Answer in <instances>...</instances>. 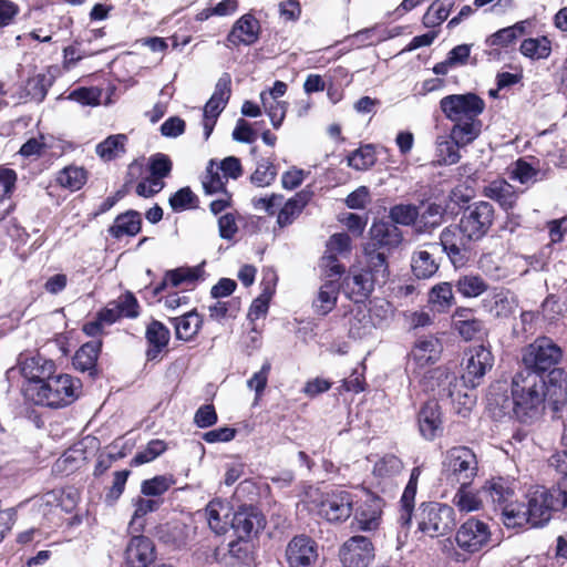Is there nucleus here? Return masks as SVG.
<instances>
[{
	"label": "nucleus",
	"mask_w": 567,
	"mask_h": 567,
	"mask_svg": "<svg viewBox=\"0 0 567 567\" xmlns=\"http://www.w3.org/2000/svg\"><path fill=\"white\" fill-rule=\"evenodd\" d=\"M142 228V216L141 213L134 209L126 210L117 215L112 226L109 227L107 231L110 236L115 239H121L124 236L134 237Z\"/></svg>",
	"instance_id": "nucleus-29"
},
{
	"label": "nucleus",
	"mask_w": 567,
	"mask_h": 567,
	"mask_svg": "<svg viewBox=\"0 0 567 567\" xmlns=\"http://www.w3.org/2000/svg\"><path fill=\"white\" fill-rule=\"evenodd\" d=\"M529 22L527 20L518 21L513 25L499 29L489 37L486 38L485 44L487 47H498L507 49L514 44L518 38L526 33Z\"/></svg>",
	"instance_id": "nucleus-37"
},
{
	"label": "nucleus",
	"mask_w": 567,
	"mask_h": 567,
	"mask_svg": "<svg viewBox=\"0 0 567 567\" xmlns=\"http://www.w3.org/2000/svg\"><path fill=\"white\" fill-rule=\"evenodd\" d=\"M460 486L453 497V504L464 513L478 511L482 507V497Z\"/></svg>",
	"instance_id": "nucleus-56"
},
{
	"label": "nucleus",
	"mask_w": 567,
	"mask_h": 567,
	"mask_svg": "<svg viewBox=\"0 0 567 567\" xmlns=\"http://www.w3.org/2000/svg\"><path fill=\"white\" fill-rule=\"evenodd\" d=\"M166 443L162 440H152L146 447L137 452L131 461L132 465L138 466L152 462L166 451Z\"/></svg>",
	"instance_id": "nucleus-57"
},
{
	"label": "nucleus",
	"mask_w": 567,
	"mask_h": 567,
	"mask_svg": "<svg viewBox=\"0 0 567 567\" xmlns=\"http://www.w3.org/2000/svg\"><path fill=\"white\" fill-rule=\"evenodd\" d=\"M318 556L317 543L307 535L295 536L286 548L289 567H312L317 563Z\"/></svg>",
	"instance_id": "nucleus-15"
},
{
	"label": "nucleus",
	"mask_w": 567,
	"mask_h": 567,
	"mask_svg": "<svg viewBox=\"0 0 567 567\" xmlns=\"http://www.w3.org/2000/svg\"><path fill=\"white\" fill-rule=\"evenodd\" d=\"M455 329L458 331L460 336L467 341L481 339L486 334L484 322L477 318L461 320L458 323H455Z\"/></svg>",
	"instance_id": "nucleus-60"
},
{
	"label": "nucleus",
	"mask_w": 567,
	"mask_h": 567,
	"mask_svg": "<svg viewBox=\"0 0 567 567\" xmlns=\"http://www.w3.org/2000/svg\"><path fill=\"white\" fill-rule=\"evenodd\" d=\"M340 284L337 280H326L319 288L318 296L313 300L316 313L327 316L330 313L338 301Z\"/></svg>",
	"instance_id": "nucleus-38"
},
{
	"label": "nucleus",
	"mask_w": 567,
	"mask_h": 567,
	"mask_svg": "<svg viewBox=\"0 0 567 567\" xmlns=\"http://www.w3.org/2000/svg\"><path fill=\"white\" fill-rule=\"evenodd\" d=\"M563 358V351L551 339L537 338L522 350L523 370H530L543 375L545 372L556 370Z\"/></svg>",
	"instance_id": "nucleus-7"
},
{
	"label": "nucleus",
	"mask_w": 567,
	"mask_h": 567,
	"mask_svg": "<svg viewBox=\"0 0 567 567\" xmlns=\"http://www.w3.org/2000/svg\"><path fill=\"white\" fill-rule=\"evenodd\" d=\"M167 280L172 287H178L182 284H194L202 275V268L197 267H181L173 270H167Z\"/></svg>",
	"instance_id": "nucleus-54"
},
{
	"label": "nucleus",
	"mask_w": 567,
	"mask_h": 567,
	"mask_svg": "<svg viewBox=\"0 0 567 567\" xmlns=\"http://www.w3.org/2000/svg\"><path fill=\"white\" fill-rule=\"evenodd\" d=\"M483 195L497 202L504 209L512 208L516 200L517 194L514 186L505 179H495L483 188Z\"/></svg>",
	"instance_id": "nucleus-33"
},
{
	"label": "nucleus",
	"mask_w": 567,
	"mask_h": 567,
	"mask_svg": "<svg viewBox=\"0 0 567 567\" xmlns=\"http://www.w3.org/2000/svg\"><path fill=\"white\" fill-rule=\"evenodd\" d=\"M343 285L348 297L354 302H361L371 295L378 281L374 280L371 274L360 269L358 272L346 277Z\"/></svg>",
	"instance_id": "nucleus-24"
},
{
	"label": "nucleus",
	"mask_w": 567,
	"mask_h": 567,
	"mask_svg": "<svg viewBox=\"0 0 567 567\" xmlns=\"http://www.w3.org/2000/svg\"><path fill=\"white\" fill-rule=\"evenodd\" d=\"M343 567H367L374 558L372 542L361 535L350 537L340 548Z\"/></svg>",
	"instance_id": "nucleus-14"
},
{
	"label": "nucleus",
	"mask_w": 567,
	"mask_h": 567,
	"mask_svg": "<svg viewBox=\"0 0 567 567\" xmlns=\"http://www.w3.org/2000/svg\"><path fill=\"white\" fill-rule=\"evenodd\" d=\"M312 503L320 517L329 523L340 524L351 517L357 501L355 495L350 491L336 487L322 492Z\"/></svg>",
	"instance_id": "nucleus-6"
},
{
	"label": "nucleus",
	"mask_w": 567,
	"mask_h": 567,
	"mask_svg": "<svg viewBox=\"0 0 567 567\" xmlns=\"http://www.w3.org/2000/svg\"><path fill=\"white\" fill-rule=\"evenodd\" d=\"M145 339L148 344L145 353L146 359L153 361L156 360L159 353L168 346L171 332L163 322L152 320L146 327Z\"/></svg>",
	"instance_id": "nucleus-25"
},
{
	"label": "nucleus",
	"mask_w": 567,
	"mask_h": 567,
	"mask_svg": "<svg viewBox=\"0 0 567 567\" xmlns=\"http://www.w3.org/2000/svg\"><path fill=\"white\" fill-rule=\"evenodd\" d=\"M426 389L432 391L441 399L452 398L454 388L456 386V375L445 368H436L431 370L425 377Z\"/></svg>",
	"instance_id": "nucleus-28"
},
{
	"label": "nucleus",
	"mask_w": 567,
	"mask_h": 567,
	"mask_svg": "<svg viewBox=\"0 0 567 567\" xmlns=\"http://www.w3.org/2000/svg\"><path fill=\"white\" fill-rule=\"evenodd\" d=\"M549 465L555 466L557 474L555 485L547 489L553 499L556 501V507L564 509L567 507V454H555L549 458Z\"/></svg>",
	"instance_id": "nucleus-26"
},
{
	"label": "nucleus",
	"mask_w": 567,
	"mask_h": 567,
	"mask_svg": "<svg viewBox=\"0 0 567 567\" xmlns=\"http://www.w3.org/2000/svg\"><path fill=\"white\" fill-rule=\"evenodd\" d=\"M455 288L465 298H476L488 289V285L481 276L470 274L460 276Z\"/></svg>",
	"instance_id": "nucleus-46"
},
{
	"label": "nucleus",
	"mask_w": 567,
	"mask_h": 567,
	"mask_svg": "<svg viewBox=\"0 0 567 567\" xmlns=\"http://www.w3.org/2000/svg\"><path fill=\"white\" fill-rule=\"evenodd\" d=\"M475 241L460 224L449 225L440 234V246L455 268L466 265Z\"/></svg>",
	"instance_id": "nucleus-9"
},
{
	"label": "nucleus",
	"mask_w": 567,
	"mask_h": 567,
	"mask_svg": "<svg viewBox=\"0 0 567 567\" xmlns=\"http://www.w3.org/2000/svg\"><path fill=\"white\" fill-rule=\"evenodd\" d=\"M545 377L530 370L514 374L511 396L514 416L523 423L537 419L545 409Z\"/></svg>",
	"instance_id": "nucleus-2"
},
{
	"label": "nucleus",
	"mask_w": 567,
	"mask_h": 567,
	"mask_svg": "<svg viewBox=\"0 0 567 567\" xmlns=\"http://www.w3.org/2000/svg\"><path fill=\"white\" fill-rule=\"evenodd\" d=\"M494 357L489 349L484 346L471 348L465 353V368L462 374L463 382L470 388L481 384L486 372L492 369Z\"/></svg>",
	"instance_id": "nucleus-12"
},
{
	"label": "nucleus",
	"mask_w": 567,
	"mask_h": 567,
	"mask_svg": "<svg viewBox=\"0 0 567 567\" xmlns=\"http://www.w3.org/2000/svg\"><path fill=\"white\" fill-rule=\"evenodd\" d=\"M545 405L555 413L561 412L567 403V374L563 369L551 370L545 378Z\"/></svg>",
	"instance_id": "nucleus-20"
},
{
	"label": "nucleus",
	"mask_w": 567,
	"mask_h": 567,
	"mask_svg": "<svg viewBox=\"0 0 567 567\" xmlns=\"http://www.w3.org/2000/svg\"><path fill=\"white\" fill-rule=\"evenodd\" d=\"M420 434L427 441L434 440L442 432V413L435 400L426 401L417 413Z\"/></svg>",
	"instance_id": "nucleus-21"
},
{
	"label": "nucleus",
	"mask_w": 567,
	"mask_h": 567,
	"mask_svg": "<svg viewBox=\"0 0 567 567\" xmlns=\"http://www.w3.org/2000/svg\"><path fill=\"white\" fill-rule=\"evenodd\" d=\"M417 486L406 484L402 497H401V514L399 517V524L401 527H409L412 522V512L414 508V499L416 495Z\"/></svg>",
	"instance_id": "nucleus-55"
},
{
	"label": "nucleus",
	"mask_w": 567,
	"mask_h": 567,
	"mask_svg": "<svg viewBox=\"0 0 567 567\" xmlns=\"http://www.w3.org/2000/svg\"><path fill=\"white\" fill-rule=\"evenodd\" d=\"M51 85L52 78L48 74L39 73L27 81L25 93L31 100L42 102Z\"/></svg>",
	"instance_id": "nucleus-52"
},
{
	"label": "nucleus",
	"mask_w": 567,
	"mask_h": 567,
	"mask_svg": "<svg viewBox=\"0 0 567 567\" xmlns=\"http://www.w3.org/2000/svg\"><path fill=\"white\" fill-rule=\"evenodd\" d=\"M494 219V206L488 202L481 200L468 205L463 210L458 224L465 233L478 241L488 234Z\"/></svg>",
	"instance_id": "nucleus-10"
},
{
	"label": "nucleus",
	"mask_w": 567,
	"mask_h": 567,
	"mask_svg": "<svg viewBox=\"0 0 567 567\" xmlns=\"http://www.w3.org/2000/svg\"><path fill=\"white\" fill-rule=\"evenodd\" d=\"M259 21L250 13L240 17L229 31L225 45L228 48L252 45L259 39Z\"/></svg>",
	"instance_id": "nucleus-18"
},
{
	"label": "nucleus",
	"mask_w": 567,
	"mask_h": 567,
	"mask_svg": "<svg viewBox=\"0 0 567 567\" xmlns=\"http://www.w3.org/2000/svg\"><path fill=\"white\" fill-rule=\"evenodd\" d=\"M215 166V162L212 159L209 162V165L206 169V175L204 176L203 181H202V184H203V188L205 190L206 194H223V193H228L226 190V186H225V182H224V176H220L219 173H218V169L214 168Z\"/></svg>",
	"instance_id": "nucleus-59"
},
{
	"label": "nucleus",
	"mask_w": 567,
	"mask_h": 567,
	"mask_svg": "<svg viewBox=\"0 0 567 567\" xmlns=\"http://www.w3.org/2000/svg\"><path fill=\"white\" fill-rule=\"evenodd\" d=\"M519 52L533 61L545 60L551 53V42L547 37L524 39Z\"/></svg>",
	"instance_id": "nucleus-43"
},
{
	"label": "nucleus",
	"mask_w": 567,
	"mask_h": 567,
	"mask_svg": "<svg viewBox=\"0 0 567 567\" xmlns=\"http://www.w3.org/2000/svg\"><path fill=\"white\" fill-rule=\"evenodd\" d=\"M395 33H386L385 29L372 27L362 29L349 38L351 45L368 47L374 45L388 39L394 38Z\"/></svg>",
	"instance_id": "nucleus-48"
},
{
	"label": "nucleus",
	"mask_w": 567,
	"mask_h": 567,
	"mask_svg": "<svg viewBox=\"0 0 567 567\" xmlns=\"http://www.w3.org/2000/svg\"><path fill=\"white\" fill-rule=\"evenodd\" d=\"M403 233L394 224L385 220H374L369 229V238L364 247L392 254L403 243Z\"/></svg>",
	"instance_id": "nucleus-13"
},
{
	"label": "nucleus",
	"mask_w": 567,
	"mask_h": 567,
	"mask_svg": "<svg viewBox=\"0 0 567 567\" xmlns=\"http://www.w3.org/2000/svg\"><path fill=\"white\" fill-rule=\"evenodd\" d=\"M132 504L134 506V513L130 526L134 527L137 525L136 529H140L144 527V523L141 522V519L147 514L156 512L163 504V499L140 495L132 499Z\"/></svg>",
	"instance_id": "nucleus-47"
},
{
	"label": "nucleus",
	"mask_w": 567,
	"mask_h": 567,
	"mask_svg": "<svg viewBox=\"0 0 567 567\" xmlns=\"http://www.w3.org/2000/svg\"><path fill=\"white\" fill-rule=\"evenodd\" d=\"M478 472V461L472 449L463 445L449 449L442 461L441 477L451 486L468 487Z\"/></svg>",
	"instance_id": "nucleus-5"
},
{
	"label": "nucleus",
	"mask_w": 567,
	"mask_h": 567,
	"mask_svg": "<svg viewBox=\"0 0 567 567\" xmlns=\"http://www.w3.org/2000/svg\"><path fill=\"white\" fill-rule=\"evenodd\" d=\"M491 536L492 534L487 523L471 517L457 529L455 542L464 551L474 554L488 545Z\"/></svg>",
	"instance_id": "nucleus-11"
},
{
	"label": "nucleus",
	"mask_w": 567,
	"mask_h": 567,
	"mask_svg": "<svg viewBox=\"0 0 567 567\" xmlns=\"http://www.w3.org/2000/svg\"><path fill=\"white\" fill-rule=\"evenodd\" d=\"M480 494L492 504L499 506L502 509V517L504 518V508L514 503L512 497L514 496L513 483L503 477L492 478L487 481L481 488Z\"/></svg>",
	"instance_id": "nucleus-22"
},
{
	"label": "nucleus",
	"mask_w": 567,
	"mask_h": 567,
	"mask_svg": "<svg viewBox=\"0 0 567 567\" xmlns=\"http://www.w3.org/2000/svg\"><path fill=\"white\" fill-rule=\"evenodd\" d=\"M538 171L524 159H518L512 169L511 178L520 184H533L537 181Z\"/></svg>",
	"instance_id": "nucleus-63"
},
{
	"label": "nucleus",
	"mask_w": 567,
	"mask_h": 567,
	"mask_svg": "<svg viewBox=\"0 0 567 567\" xmlns=\"http://www.w3.org/2000/svg\"><path fill=\"white\" fill-rule=\"evenodd\" d=\"M35 383L37 403L50 408H61L71 404L79 398L81 381L70 374H59L48 378L32 377Z\"/></svg>",
	"instance_id": "nucleus-4"
},
{
	"label": "nucleus",
	"mask_w": 567,
	"mask_h": 567,
	"mask_svg": "<svg viewBox=\"0 0 567 567\" xmlns=\"http://www.w3.org/2000/svg\"><path fill=\"white\" fill-rule=\"evenodd\" d=\"M265 517L255 506H240L234 513L230 525L239 539H249L265 527Z\"/></svg>",
	"instance_id": "nucleus-17"
},
{
	"label": "nucleus",
	"mask_w": 567,
	"mask_h": 567,
	"mask_svg": "<svg viewBox=\"0 0 567 567\" xmlns=\"http://www.w3.org/2000/svg\"><path fill=\"white\" fill-rule=\"evenodd\" d=\"M454 515V508L447 504L422 503L415 515L417 529L430 537L442 536L455 525Z\"/></svg>",
	"instance_id": "nucleus-8"
},
{
	"label": "nucleus",
	"mask_w": 567,
	"mask_h": 567,
	"mask_svg": "<svg viewBox=\"0 0 567 567\" xmlns=\"http://www.w3.org/2000/svg\"><path fill=\"white\" fill-rule=\"evenodd\" d=\"M351 251V238L346 233L333 234L327 241L324 255H346Z\"/></svg>",
	"instance_id": "nucleus-64"
},
{
	"label": "nucleus",
	"mask_w": 567,
	"mask_h": 567,
	"mask_svg": "<svg viewBox=\"0 0 567 567\" xmlns=\"http://www.w3.org/2000/svg\"><path fill=\"white\" fill-rule=\"evenodd\" d=\"M411 269L417 279H429L439 270V262L426 249H417L411 256Z\"/></svg>",
	"instance_id": "nucleus-41"
},
{
	"label": "nucleus",
	"mask_w": 567,
	"mask_h": 567,
	"mask_svg": "<svg viewBox=\"0 0 567 567\" xmlns=\"http://www.w3.org/2000/svg\"><path fill=\"white\" fill-rule=\"evenodd\" d=\"M250 154L256 162V169L250 175V182L257 187L269 186L277 176L271 154L269 152H261L256 145L251 147Z\"/></svg>",
	"instance_id": "nucleus-23"
},
{
	"label": "nucleus",
	"mask_w": 567,
	"mask_h": 567,
	"mask_svg": "<svg viewBox=\"0 0 567 567\" xmlns=\"http://www.w3.org/2000/svg\"><path fill=\"white\" fill-rule=\"evenodd\" d=\"M363 255L367 261L364 270L371 274L378 285H384L390 276L388 261L390 254L363 246Z\"/></svg>",
	"instance_id": "nucleus-31"
},
{
	"label": "nucleus",
	"mask_w": 567,
	"mask_h": 567,
	"mask_svg": "<svg viewBox=\"0 0 567 567\" xmlns=\"http://www.w3.org/2000/svg\"><path fill=\"white\" fill-rule=\"evenodd\" d=\"M231 78L228 73H224L217 81L215 90L210 99L206 102L203 114L217 117L226 107L231 94Z\"/></svg>",
	"instance_id": "nucleus-27"
},
{
	"label": "nucleus",
	"mask_w": 567,
	"mask_h": 567,
	"mask_svg": "<svg viewBox=\"0 0 567 567\" xmlns=\"http://www.w3.org/2000/svg\"><path fill=\"white\" fill-rule=\"evenodd\" d=\"M516 298L508 291H498L493 295L489 305V312L497 318H507L516 309Z\"/></svg>",
	"instance_id": "nucleus-49"
},
{
	"label": "nucleus",
	"mask_w": 567,
	"mask_h": 567,
	"mask_svg": "<svg viewBox=\"0 0 567 567\" xmlns=\"http://www.w3.org/2000/svg\"><path fill=\"white\" fill-rule=\"evenodd\" d=\"M485 101L473 92L450 94L441 99L442 113L453 122L451 142H474L482 133L480 115L485 110Z\"/></svg>",
	"instance_id": "nucleus-1"
},
{
	"label": "nucleus",
	"mask_w": 567,
	"mask_h": 567,
	"mask_svg": "<svg viewBox=\"0 0 567 567\" xmlns=\"http://www.w3.org/2000/svg\"><path fill=\"white\" fill-rule=\"evenodd\" d=\"M403 470L402 461L394 454H385L373 466V475L379 478H391Z\"/></svg>",
	"instance_id": "nucleus-51"
},
{
	"label": "nucleus",
	"mask_w": 567,
	"mask_h": 567,
	"mask_svg": "<svg viewBox=\"0 0 567 567\" xmlns=\"http://www.w3.org/2000/svg\"><path fill=\"white\" fill-rule=\"evenodd\" d=\"M374 144H360V147L348 156L349 166L362 171L371 167L377 161Z\"/></svg>",
	"instance_id": "nucleus-50"
},
{
	"label": "nucleus",
	"mask_w": 567,
	"mask_h": 567,
	"mask_svg": "<svg viewBox=\"0 0 567 567\" xmlns=\"http://www.w3.org/2000/svg\"><path fill=\"white\" fill-rule=\"evenodd\" d=\"M225 507L220 502H209L205 508V517L213 532L216 534H224L227 530L228 522L224 519L220 512Z\"/></svg>",
	"instance_id": "nucleus-58"
},
{
	"label": "nucleus",
	"mask_w": 567,
	"mask_h": 567,
	"mask_svg": "<svg viewBox=\"0 0 567 567\" xmlns=\"http://www.w3.org/2000/svg\"><path fill=\"white\" fill-rule=\"evenodd\" d=\"M440 353V341L434 337H425L415 342L410 355L417 365L424 367L436 362Z\"/></svg>",
	"instance_id": "nucleus-36"
},
{
	"label": "nucleus",
	"mask_w": 567,
	"mask_h": 567,
	"mask_svg": "<svg viewBox=\"0 0 567 567\" xmlns=\"http://www.w3.org/2000/svg\"><path fill=\"white\" fill-rule=\"evenodd\" d=\"M472 44H458L454 47L446 55V59L436 63L432 71L436 75H446L450 70L467 64L471 58Z\"/></svg>",
	"instance_id": "nucleus-40"
},
{
	"label": "nucleus",
	"mask_w": 567,
	"mask_h": 567,
	"mask_svg": "<svg viewBox=\"0 0 567 567\" xmlns=\"http://www.w3.org/2000/svg\"><path fill=\"white\" fill-rule=\"evenodd\" d=\"M87 181V172L80 166L70 165L56 175V183L71 192L81 189Z\"/></svg>",
	"instance_id": "nucleus-44"
},
{
	"label": "nucleus",
	"mask_w": 567,
	"mask_h": 567,
	"mask_svg": "<svg viewBox=\"0 0 567 567\" xmlns=\"http://www.w3.org/2000/svg\"><path fill=\"white\" fill-rule=\"evenodd\" d=\"M155 558V545L144 535L133 536L126 545L124 560L127 567H148Z\"/></svg>",
	"instance_id": "nucleus-19"
},
{
	"label": "nucleus",
	"mask_w": 567,
	"mask_h": 567,
	"mask_svg": "<svg viewBox=\"0 0 567 567\" xmlns=\"http://www.w3.org/2000/svg\"><path fill=\"white\" fill-rule=\"evenodd\" d=\"M171 481L165 476H155L151 480H145L141 485V493L144 496L152 498H161V496L168 491Z\"/></svg>",
	"instance_id": "nucleus-61"
},
{
	"label": "nucleus",
	"mask_w": 567,
	"mask_h": 567,
	"mask_svg": "<svg viewBox=\"0 0 567 567\" xmlns=\"http://www.w3.org/2000/svg\"><path fill=\"white\" fill-rule=\"evenodd\" d=\"M450 16V9H445V4L434 1L426 10L422 18L425 28H434L443 23Z\"/></svg>",
	"instance_id": "nucleus-62"
},
{
	"label": "nucleus",
	"mask_w": 567,
	"mask_h": 567,
	"mask_svg": "<svg viewBox=\"0 0 567 567\" xmlns=\"http://www.w3.org/2000/svg\"><path fill=\"white\" fill-rule=\"evenodd\" d=\"M526 502L511 503L504 508V525L508 528L523 527L529 524L532 527H540L549 522L556 507L547 488L539 486L526 495Z\"/></svg>",
	"instance_id": "nucleus-3"
},
{
	"label": "nucleus",
	"mask_w": 567,
	"mask_h": 567,
	"mask_svg": "<svg viewBox=\"0 0 567 567\" xmlns=\"http://www.w3.org/2000/svg\"><path fill=\"white\" fill-rule=\"evenodd\" d=\"M312 192L302 189L288 199L277 215V224L280 228L291 225L310 202Z\"/></svg>",
	"instance_id": "nucleus-30"
},
{
	"label": "nucleus",
	"mask_w": 567,
	"mask_h": 567,
	"mask_svg": "<svg viewBox=\"0 0 567 567\" xmlns=\"http://www.w3.org/2000/svg\"><path fill=\"white\" fill-rule=\"evenodd\" d=\"M446 208L437 203L424 205L423 210H419L416 234H431L440 227L444 220Z\"/></svg>",
	"instance_id": "nucleus-35"
},
{
	"label": "nucleus",
	"mask_w": 567,
	"mask_h": 567,
	"mask_svg": "<svg viewBox=\"0 0 567 567\" xmlns=\"http://www.w3.org/2000/svg\"><path fill=\"white\" fill-rule=\"evenodd\" d=\"M260 100L272 126L278 128L286 116L288 103L275 99L266 100V91L260 93Z\"/></svg>",
	"instance_id": "nucleus-53"
},
{
	"label": "nucleus",
	"mask_w": 567,
	"mask_h": 567,
	"mask_svg": "<svg viewBox=\"0 0 567 567\" xmlns=\"http://www.w3.org/2000/svg\"><path fill=\"white\" fill-rule=\"evenodd\" d=\"M174 324L175 336L183 341L192 340L199 331L203 320L196 310L187 311L186 313L169 318Z\"/></svg>",
	"instance_id": "nucleus-39"
},
{
	"label": "nucleus",
	"mask_w": 567,
	"mask_h": 567,
	"mask_svg": "<svg viewBox=\"0 0 567 567\" xmlns=\"http://www.w3.org/2000/svg\"><path fill=\"white\" fill-rule=\"evenodd\" d=\"M429 303L432 310L446 312L455 303L453 288L450 282L434 285L429 292Z\"/></svg>",
	"instance_id": "nucleus-42"
},
{
	"label": "nucleus",
	"mask_w": 567,
	"mask_h": 567,
	"mask_svg": "<svg viewBox=\"0 0 567 567\" xmlns=\"http://www.w3.org/2000/svg\"><path fill=\"white\" fill-rule=\"evenodd\" d=\"M390 223L394 225L401 226H411L413 227L414 233L416 234L417 228V219H419V208L412 204H398L390 208L389 210Z\"/></svg>",
	"instance_id": "nucleus-45"
},
{
	"label": "nucleus",
	"mask_w": 567,
	"mask_h": 567,
	"mask_svg": "<svg viewBox=\"0 0 567 567\" xmlns=\"http://www.w3.org/2000/svg\"><path fill=\"white\" fill-rule=\"evenodd\" d=\"M383 499L374 494H367L365 499L353 509V525L361 532H375L382 522Z\"/></svg>",
	"instance_id": "nucleus-16"
},
{
	"label": "nucleus",
	"mask_w": 567,
	"mask_h": 567,
	"mask_svg": "<svg viewBox=\"0 0 567 567\" xmlns=\"http://www.w3.org/2000/svg\"><path fill=\"white\" fill-rule=\"evenodd\" d=\"M156 536L161 542L175 547L186 544L188 538V527L178 519H173L156 527Z\"/></svg>",
	"instance_id": "nucleus-34"
},
{
	"label": "nucleus",
	"mask_w": 567,
	"mask_h": 567,
	"mask_svg": "<svg viewBox=\"0 0 567 567\" xmlns=\"http://www.w3.org/2000/svg\"><path fill=\"white\" fill-rule=\"evenodd\" d=\"M101 347L100 341L84 343L73 357V367L81 372H87L90 377L94 378L97 374L96 362Z\"/></svg>",
	"instance_id": "nucleus-32"
}]
</instances>
